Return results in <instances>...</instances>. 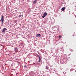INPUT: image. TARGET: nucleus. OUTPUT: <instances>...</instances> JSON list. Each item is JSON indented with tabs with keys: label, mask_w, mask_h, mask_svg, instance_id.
<instances>
[{
	"label": "nucleus",
	"mask_w": 76,
	"mask_h": 76,
	"mask_svg": "<svg viewBox=\"0 0 76 76\" xmlns=\"http://www.w3.org/2000/svg\"><path fill=\"white\" fill-rule=\"evenodd\" d=\"M67 62V58H63L62 60H61L60 61L61 64H64V63H65V64H66V63Z\"/></svg>",
	"instance_id": "nucleus-1"
},
{
	"label": "nucleus",
	"mask_w": 76,
	"mask_h": 76,
	"mask_svg": "<svg viewBox=\"0 0 76 76\" xmlns=\"http://www.w3.org/2000/svg\"><path fill=\"white\" fill-rule=\"evenodd\" d=\"M4 15H2L1 17V26H3V24L4 23Z\"/></svg>",
	"instance_id": "nucleus-2"
},
{
	"label": "nucleus",
	"mask_w": 76,
	"mask_h": 76,
	"mask_svg": "<svg viewBox=\"0 0 76 76\" xmlns=\"http://www.w3.org/2000/svg\"><path fill=\"white\" fill-rule=\"evenodd\" d=\"M29 74L30 76H36L35 74L33 71H31V72H29Z\"/></svg>",
	"instance_id": "nucleus-3"
},
{
	"label": "nucleus",
	"mask_w": 76,
	"mask_h": 76,
	"mask_svg": "<svg viewBox=\"0 0 76 76\" xmlns=\"http://www.w3.org/2000/svg\"><path fill=\"white\" fill-rule=\"evenodd\" d=\"M62 49H61L60 48H58V49H57V50H56V53H57L58 52H60V51H62Z\"/></svg>",
	"instance_id": "nucleus-4"
},
{
	"label": "nucleus",
	"mask_w": 76,
	"mask_h": 76,
	"mask_svg": "<svg viewBox=\"0 0 76 76\" xmlns=\"http://www.w3.org/2000/svg\"><path fill=\"white\" fill-rule=\"evenodd\" d=\"M47 15L48 13H47V12H44V13L43 15H42V18H45V16H46V15Z\"/></svg>",
	"instance_id": "nucleus-5"
},
{
	"label": "nucleus",
	"mask_w": 76,
	"mask_h": 76,
	"mask_svg": "<svg viewBox=\"0 0 76 76\" xmlns=\"http://www.w3.org/2000/svg\"><path fill=\"white\" fill-rule=\"evenodd\" d=\"M39 64V63H38V62H35V63H33L34 65H38Z\"/></svg>",
	"instance_id": "nucleus-6"
},
{
	"label": "nucleus",
	"mask_w": 76,
	"mask_h": 76,
	"mask_svg": "<svg viewBox=\"0 0 76 76\" xmlns=\"http://www.w3.org/2000/svg\"><path fill=\"white\" fill-rule=\"evenodd\" d=\"M6 28H3V29H2V33H4V32H5V31H6Z\"/></svg>",
	"instance_id": "nucleus-7"
},
{
	"label": "nucleus",
	"mask_w": 76,
	"mask_h": 76,
	"mask_svg": "<svg viewBox=\"0 0 76 76\" xmlns=\"http://www.w3.org/2000/svg\"><path fill=\"white\" fill-rule=\"evenodd\" d=\"M36 37H41V34H37L36 35Z\"/></svg>",
	"instance_id": "nucleus-8"
},
{
	"label": "nucleus",
	"mask_w": 76,
	"mask_h": 76,
	"mask_svg": "<svg viewBox=\"0 0 76 76\" xmlns=\"http://www.w3.org/2000/svg\"><path fill=\"white\" fill-rule=\"evenodd\" d=\"M20 45H21L22 47L23 48L24 47V44L23 43H21Z\"/></svg>",
	"instance_id": "nucleus-9"
},
{
	"label": "nucleus",
	"mask_w": 76,
	"mask_h": 76,
	"mask_svg": "<svg viewBox=\"0 0 76 76\" xmlns=\"http://www.w3.org/2000/svg\"><path fill=\"white\" fill-rule=\"evenodd\" d=\"M66 9L65 7H63L61 9L62 11H64V9Z\"/></svg>",
	"instance_id": "nucleus-10"
},
{
	"label": "nucleus",
	"mask_w": 76,
	"mask_h": 76,
	"mask_svg": "<svg viewBox=\"0 0 76 76\" xmlns=\"http://www.w3.org/2000/svg\"><path fill=\"white\" fill-rule=\"evenodd\" d=\"M15 52H17L18 51V48H15Z\"/></svg>",
	"instance_id": "nucleus-11"
},
{
	"label": "nucleus",
	"mask_w": 76,
	"mask_h": 76,
	"mask_svg": "<svg viewBox=\"0 0 76 76\" xmlns=\"http://www.w3.org/2000/svg\"><path fill=\"white\" fill-rule=\"evenodd\" d=\"M37 0H35L33 1V3H36L37 2Z\"/></svg>",
	"instance_id": "nucleus-12"
},
{
	"label": "nucleus",
	"mask_w": 76,
	"mask_h": 76,
	"mask_svg": "<svg viewBox=\"0 0 76 76\" xmlns=\"http://www.w3.org/2000/svg\"><path fill=\"white\" fill-rule=\"evenodd\" d=\"M39 60H40V62H41V58L40 57V56H39Z\"/></svg>",
	"instance_id": "nucleus-13"
},
{
	"label": "nucleus",
	"mask_w": 76,
	"mask_h": 76,
	"mask_svg": "<svg viewBox=\"0 0 76 76\" xmlns=\"http://www.w3.org/2000/svg\"><path fill=\"white\" fill-rule=\"evenodd\" d=\"M17 62L18 64V65H19L20 64V62H19V61H17Z\"/></svg>",
	"instance_id": "nucleus-14"
},
{
	"label": "nucleus",
	"mask_w": 76,
	"mask_h": 76,
	"mask_svg": "<svg viewBox=\"0 0 76 76\" xmlns=\"http://www.w3.org/2000/svg\"><path fill=\"white\" fill-rule=\"evenodd\" d=\"M46 69H48L49 67H48V66H46Z\"/></svg>",
	"instance_id": "nucleus-15"
},
{
	"label": "nucleus",
	"mask_w": 76,
	"mask_h": 76,
	"mask_svg": "<svg viewBox=\"0 0 76 76\" xmlns=\"http://www.w3.org/2000/svg\"><path fill=\"white\" fill-rule=\"evenodd\" d=\"M4 24H7V22H5L4 23Z\"/></svg>",
	"instance_id": "nucleus-16"
},
{
	"label": "nucleus",
	"mask_w": 76,
	"mask_h": 76,
	"mask_svg": "<svg viewBox=\"0 0 76 76\" xmlns=\"http://www.w3.org/2000/svg\"><path fill=\"white\" fill-rule=\"evenodd\" d=\"M45 56H47L48 54L47 53H46L45 54Z\"/></svg>",
	"instance_id": "nucleus-17"
},
{
	"label": "nucleus",
	"mask_w": 76,
	"mask_h": 76,
	"mask_svg": "<svg viewBox=\"0 0 76 76\" xmlns=\"http://www.w3.org/2000/svg\"><path fill=\"white\" fill-rule=\"evenodd\" d=\"M37 57H38L39 58V55H37Z\"/></svg>",
	"instance_id": "nucleus-18"
},
{
	"label": "nucleus",
	"mask_w": 76,
	"mask_h": 76,
	"mask_svg": "<svg viewBox=\"0 0 76 76\" xmlns=\"http://www.w3.org/2000/svg\"><path fill=\"white\" fill-rule=\"evenodd\" d=\"M22 15H19V17H21Z\"/></svg>",
	"instance_id": "nucleus-19"
},
{
	"label": "nucleus",
	"mask_w": 76,
	"mask_h": 76,
	"mask_svg": "<svg viewBox=\"0 0 76 76\" xmlns=\"http://www.w3.org/2000/svg\"><path fill=\"white\" fill-rule=\"evenodd\" d=\"M61 35H59V38H61Z\"/></svg>",
	"instance_id": "nucleus-20"
},
{
	"label": "nucleus",
	"mask_w": 76,
	"mask_h": 76,
	"mask_svg": "<svg viewBox=\"0 0 76 76\" xmlns=\"http://www.w3.org/2000/svg\"><path fill=\"white\" fill-rule=\"evenodd\" d=\"M70 51H71V52H73V50H72V49H71Z\"/></svg>",
	"instance_id": "nucleus-21"
},
{
	"label": "nucleus",
	"mask_w": 76,
	"mask_h": 76,
	"mask_svg": "<svg viewBox=\"0 0 76 76\" xmlns=\"http://www.w3.org/2000/svg\"><path fill=\"white\" fill-rule=\"evenodd\" d=\"M70 71H73V70H72V69H70Z\"/></svg>",
	"instance_id": "nucleus-22"
},
{
	"label": "nucleus",
	"mask_w": 76,
	"mask_h": 76,
	"mask_svg": "<svg viewBox=\"0 0 76 76\" xmlns=\"http://www.w3.org/2000/svg\"><path fill=\"white\" fill-rule=\"evenodd\" d=\"M39 62H40V59H39V61H38Z\"/></svg>",
	"instance_id": "nucleus-23"
},
{
	"label": "nucleus",
	"mask_w": 76,
	"mask_h": 76,
	"mask_svg": "<svg viewBox=\"0 0 76 76\" xmlns=\"http://www.w3.org/2000/svg\"><path fill=\"white\" fill-rule=\"evenodd\" d=\"M15 59H16V60H18V58H15Z\"/></svg>",
	"instance_id": "nucleus-24"
},
{
	"label": "nucleus",
	"mask_w": 76,
	"mask_h": 76,
	"mask_svg": "<svg viewBox=\"0 0 76 76\" xmlns=\"http://www.w3.org/2000/svg\"><path fill=\"white\" fill-rule=\"evenodd\" d=\"M24 67H26L27 66H26V65H25Z\"/></svg>",
	"instance_id": "nucleus-25"
},
{
	"label": "nucleus",
	"mask_w": 76,
	"mask_h": 76,
	"mask_svg": "<svg viewBox=\"0 0 76 76\" xmlns=\"http://www.w3.org/2000/svg\"><path fill=\"white\" fill-rule=\"evenodd\" d=\"M20 26L21 27V24H20Z\"/></svg>",
	"instance_id": "nucleus-26"
},
{
	"label": "nucleus",
	"mask_w": 76,
	"mask_h": 76,
	"mask_svg": "<svg viewBox=\"0 0 76 76\" xmlns=\"http://www.w3.org/2000/svg\"><path fill=\"white\" fill-rule=\"evenodd\" d=\"M34 45H36V44H35Z\"/></svg>",
	"instance_id": "nucleus-27"
},
{
	"label": "nucleus",
	"mask_w": 76,
	"mask_h": 76,
	"mask_svg": "<svg viewBox=\"0 0 76 76\" xmlns=\"http://www.w3.org/2000/svg\"><path fill=\"white\" fill-rule=\"evenodd\" d=\"M39 52H38V53L39 54Z\"/></svg>",
	"instance_id": "nucleus-28"
},
{
	"label": "nucleus",
	"mask_w": 76,
	"mask_h": 76,
	"mask_svg": "<svg viewBox=\"0 0 76 76\" xmlns=\"http://www.w3.org/2000/svg\"><path fill=\"white\" fill-rule=\"evenodd\" d=\"M0 21H1V19H0Z\"/></svg>",
	"instance_id": "nucleus-29"
},
{
	"label": "nucleus",
	"mask_w": 76,
	"mask_h": 76,
	"mask_svg": "<svg viewBox=\"0 0 76 76\" xmlns=\"http://www.w3.org/2000/svg\"><path fill=\"white\" fill-rule=\"evenodd\" d=\"M53 71H54V69H53Z\"/></svg>",
	"instance_id": "nucleus-30"
},
{
	"label": "nucleus",
	"mask_w": 76,
	"mask_h": 76,
	"mask_svg": "<svg viewBox=\"0 0 76 76\" xmlns=\"http://www.w3.org/2000/svg\"><path fill=\"white\" fill-rule=\"evenodd\" d=\"M75 72H76V70H75Z\"/></svg>",
	"instance_id": "nucleus-31"
}]
</instances>
